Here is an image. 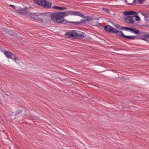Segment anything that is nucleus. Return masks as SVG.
<instances>
[{
	"label": "nucleus",
	"mask_w": 149,
	"mask_h": 149,
	"mask_svg": "<svg viewBox=\"0 0 149 149\" xmlns=\"http://www.w3.org/2000/svg\"><path fill=\"white\" fill-rule=\"evenodd\" d=\"M50 16L52 20L55 22L59 23L64 22V20L62 12L52 14Z\"/></svg>",
	"instance_id": "obj_1"
},
{
	"label": "nucleus",
	"mask_w": 149,
	"mask_h": 149,
	"mask_svg": "<svg viewBox=\"0 0 149 149\" xmlns=\"http://www.w3.org/2000/svg\"><path fill=\"white\" fill-rule=\"evenodd\" d=\"M35 3L43 7L49 8L51 7L52 4L46 0H35Z\"/></svg>",
	"instance_id": "obj_2"
},
{
	"label": "nucleus",
	"mask_w": 149,
	"mask_h": 149,
	"mask_svg": "<svg viewBox=\"0 0 149 149\" xmlns=\"http://www.w3.org/2000/svg\"><path fill=\"white\" fill-rule=\"evenodd\" d=\"M63 17L65 16H67L68 15H75L81 17H84V15L81 13L77 12L72 11L68 10L66 12H62Z\"/></svg>",
	"instance_id": "obj_3"
},
{
	"label": "nucleus",
	"mask_w": 149,
	"mask_h": 149,
	"mask_svg": "<svg viewBox=\"0 0 149 149\" xmlns=\"http://www.w3.org/2000/svg\"><path fill=\"white\" fill-rule=\"evenodd\" d=\"M4 54L8 58H11L13 60H14L18 61L19 60V58L17 56L10 52L6 51L4 52Z\"/></svg>",
	"instance_id": "obj_4"
},
{
	"label": "nucleus",
	"mask_w": 149,
	"mask_h": 149,
	"mask_svg": "<svg viewBox=\"0 0 149 149\" xmlns=\"http://www.w3.org/2000/svg\"><path fill=\"white\" fill-rule=\"evenodd\" d=\"M77 33L75 31H72L67 32L65 36L69 38H76L77 37Z\"/></svg>",
	"instance_id": "obj_5"
},
{
	"label": "nucleus",
	"mask_w": 149,
	"mask_h": 149,
	"mask_svg": "<svg viewBox=\"0 0 149 149\" xmlns=\"http://www.w3.org/2000/svg\"><path fill=\"white\" fill-rule=\"evenodd\" d=\"M104 29L110 33H113V31L115 30V28L111 27L109 25H107L104 27Z\"/></svg>",
	"instance_id": "obj_6"
},
{
	"label": "nucleus",
	"mask_w": 149,
	"mask_h": 149,
	"mask_svg": "<svg viewBox=\"0 0 149 149\" xmlns=\"http://www.w3.org/2000/svg\"><path fill=\"white\" fill-rule=\"evenodd\" d=\"M125 21L127 23H132L135 22L133 16L131 17L129 16L125 18Z\"/></svg>",
	"instance_id": "obj_7"
},
{
	"label": "nucleus",
	"mask_w": 149,
	"mask_h": 149,
	"mask_svg": "<svg viewBox=\"0 0 149 149\" xmlns=\"http://www.w3.org/2000/svg\"><path fill=\"white\" fill-rule=\"evenodd\" d=\"M113 33H115L116 35L120 37H123L124 34L122 31H118L115 28V30L113 31Z\"/></svg>",
	"instance_id": "obj_8"
},
{
	"label": "nucleus",
	"mask_w": 149,
	"mask_h": 149,
	"mask_svg": "<svg viewBox=\"0 0 149 149\" xmlns=\"http://www.w3.org/2000/svg\"><path fill=\"white\" fill-rule=\"evenodd\" d=\"M137 13L136 12L132 11H126L123 12L124 14L125 15H135Z\"/></svg>",
	"instance_id": "obj_9"
},
{
	"label": "nucleus",
	"mask_w": 149,
	"mask_h": 149,
	"mask_svg": "<svg viewBox=\"0 0 149 149\" xmlns=\"http://www.w3.org/2000/svg\"><path fill=\"white\" fill-rule=\"evenodd\" d=\"M28 10V8L26 7H25L23 8H22L21 9H19V12L20 13H22L23 14H25L27 13Z\"/></svg>",
	"instance_id": "obj_10"
},
{
	"label": "nucleus",
	"mask_w": 149,
	"mask_h": 149,
	"mask_svg": "<svg viewBox=\"0 0 149 149\" xmlns=\"http://www.w3.org/2000/svg\"><path fill=\"white\" fill-rule=\"evenodd\" d=\"M29 15L32 18L35 19H38V18L37 17L38 15L36 13H30Z\"/></svg>",
	"instance_id": "obj_11"
},
{
	"label": "nucleus",
	"mask_w": 149,
	"mask_h": 149,
	"mask_svg": "<svg viewBox=\"0 0 149 149\" xmlns=\"http://www.w3.org/2000/svg\"><path fill=\"white\" fill-rule=\"evenodd\" d=\"M123 38H125L127 40H133L135 38V36H125L124 34Z\"/></svg>",
	"instance_id": "obj_12"
},
{
	"label": "nucleus",
	"mask_w": 149,
	"mask_h": 149,
	"mask_svg": "<svg viewBox=\"0 0 149 149\" xmlns=\"http://www.w3.org/2000/svg\"><path fill=\"white\" fill-rule=\"evenodd\" d=\"M77 37H81L82 38H84L85 36V34L83 32H81L80 33H77Z\"/></svg>",
	"instance_id": "obj_13"
},
{
	"label": "nucleus",
	"mask_w": 149,
	"mask_h": 149,
	"mask_svg": "<svg viewBox=\"0 0 149 149\" xmlns=\"http://www.w3.org/2000/svg\"><path fill=\"white\" fill-rule=\"evenodd\" d=\"M131 32L136 34H137L140 33V32L138 30L134 28H133L132 29Z\"/></svg>",
	"instance_id": "obj_14"
},
{
	"label": "nucleus",
	"mask_w": 149,
	"mask_h": 149,
	"mask_svg": "<svg viewBox=\"0 0 149 149\" xmlns=\"http://www.w3.org/2000/svg\"><path fill=\"white\" fill-rule=\"evenodd\" d=\"M132 29L133 28L132 27H123L121 29H125L126 30H129L131 32Z\"/></svg>",
	"instance_id": "obj_15"
},
{
	"label": "nucleus",
	"mask_w": 149,
	"mask_h": 149,
	"mask_svg": "<svg viewBox=\"0 0 149 149\" xmlns=\"http://www.w3.org/2000/svg\"><path fill=\"white\" fill-rule=\"evenodd\" d=\"M143 37H145L149 39V34L148 33L143 32L141 33V35Z\"/></svg>",
	"instance_id": "obj_16"
},
{
	"label": "nucleus",
	"mask_w": 149,
	"mask_h": 149,
	"mask_svg": "<svg viewBox=\"0 0 149 149\" xmlns=\"http://www.w3.org/2000/svg\"><path fill=\"white\" fill-rule=\"evenodd\" d=\"M133 17L135 21V20L137 21H140V19L138 15H134Z\"/></svg>",
	"instance_id": "obj_17"
},
{
	"label": "nucleus",
	"mask_w": 149,
	"mask_h": 149,
	"mask_svg": "<svg viewBox=\"0 0 149 149\" xmlns=\"http://www.w3.org/2000/svg\"><path fill=\"white\" fill-rule=\"evenodd\" d=\"M103 10L104 11V12L106 13H109V10L107 9L103 8Z\"/></svg>",
	"instance_id": "obj_18"
},
{
	"label": "nucleus",
	"mask_w": 149,
	"mask_h": 149,
	"mask_svg": "<svg viewBox=\"0 0 149 149\" xmlns=\"http://www.w3.org/2000/svg\"><path fill=\"white\" fill-rule=\"evenodd\" d=\"M66 9V8L65 7H59L58 10H65Z\"/></svg>",
	"instance_id": "obj_19"
},
{
	"label": "nucleus",
	"mask_w": 149,
	"mask_h": 149,
	"mask_svg": "<svg viewBox=\"0 0 149 149\" xmlns=\"http://www.w3.org/2000/svg\"><path fill=\"white\" fill-rule=\"evenodd\" d=\"M53 8H55L58 10L59 7L57 6H54L52 7Z\"/></svg>",
	"instance_id": "obj_20"
},
{
	"label": "nucleus",
	"mask_w": 149,
	"mask_h": 149,
	"mask_svg": "<svg viewBox=\"0 0 149 149\" xmlns=\"http://www.w3.org/2000/svg\"><path fill=\"white\" fill-rule=\"evenodd\" d=\"M141 39H142L143 40H147V38H146L145 37H141Z\"/></svg>",
	"instance_id": "obj_21"
},
{
	"label": "nucleus",
	"mask_w": 149,
	"mask_h": 149,
	"mask_svg": "<svg viewBox=\"0 0 149 149\" xmlns=\"http://www.w3.org/2000/svg\"><path fill=\"white\" fill-rule=\"evenodd\" d=\"M10 6L12 7L14 9H15V6L14 5H10Z\"/></svg>",
	"instance_id": "obj_22"
},
{
	"label": "nucleus",
	"mask_w": 149,
	"mask_h": 149,
	"mask_svg": "<svg viewBox=\"0 0 149 149\" xmlns=\"http://www.w3.org/2000/svg\"><path fill=\"white\" fill-rule=\"evenodd\" d=\"M116 27L118 29H122V28H121V27L119 25H117Z\"/></svg>",
	"instance_id": "obj_23"
},
{
	"label": "nucleus",
	"mask_w": 149,
	"mask_h": 149,
	"mask_svg": "<svg viewBox=\"0 0 149 149\" xmlns=\"http://www.w3.org/2000/svg\"><path fill=\"white\" fill-rule=\"evenodd\" d=\"M137 0H133V3H134L136 2Z\"/></svg>",
	"instance_id": "obj_24"
},
{
	"label": "nucleus",
	"mask_w": 149,
	"mask_h": 149,
	"mask_svg": "<svg viewBox=\"0 0 149 149\" xmlns=\"http://www.w3.org/2000/svg\"><path fill=\"white\" fill-rule=\"evenodd\" d=\"M139 1H144V0H139Z\"/></svg>",
	"instance_id": "obj_25"
},
{
	"label": "nucleus",
	"mask_w": 149,
	"mask_h": 149,
	"mask_svg": "<svg viewBox=\"0 0 149 149\" xmlns=\"http://www.w3.org/2000/svg\"><path fill=\"white\" fill-rule=\"evenodd\" d=\"M90 19H91L89 18L88 20L87 19V20H88V21H89L90 20Z\"/></svg>",
	"instance_id": "obj_26"
},
{
	"label": "nucleus",
	"mask_w": 149,
	"mask_h": 149,
	"mask_svg": "<svg viewBox=\"0 0 149 149\" xmlns=\"http://www.w3.org/2000/svg\"><path fill=\"white\" fill-rule=\"evenodd\" d=\"M138 3H140V2H138Z\"/></svg>",
	"instance_id": "obj_27"
}]
</instances>
